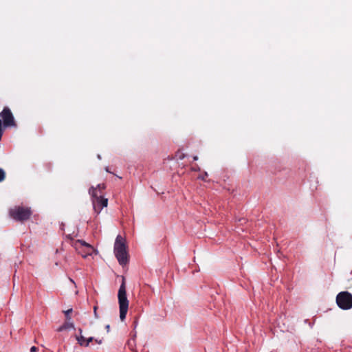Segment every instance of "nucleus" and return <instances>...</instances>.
I'll return each mask as SVG.
<instances>
[{
    "instance_id": "2eb2a0df",
    "label": "nucleus",
    "mask_w": 352,
    "mask_h": 352,
    "mask_svg": "<svg viewBox=\"0 0 352 352\" xmlns=\"http://www.w3.org/2000/svg\"><path fill=\"white\" fill-rule=\"evenodd\" d=\"M97 309H98V307H97V306H94V316H95V317H96V318H99V316H98V314H97Z\"/></svg>"
},
{
    "instance_id": "ddd939ff",
    "label": "nucleus",
    "mask_w": 352,
    "mask_h": 352,
    "mask_svg": "<svg viewBox=\"0 0 352 352\" xmlns=\"http://www.w3.org/2000/svg\"><path fill=\"white\" fill-rule=\"evenodd\" d=\"M93 340H94V338H92V337H90V338H87V339H86V343H85V346H89V343H90L91 342H92V341H93Z\"/></svg>"
},
{
    "instance_id": "aec40b11",
    "label": "nucleus",
    "mask_w": 352,
    "mask_h": 352,
    "mask_svg": "<svg viewBox=\"0 0 352 352\" xmlns=\"http://www.w3.org/2000/svg\"><path fill=\"white\" fill-rule=\"evenodd\" d=\"M79 331H80V333L81 334V333H82V329H79Z\"/></svg>"
},
{
    "instance_id": "4be33fe9",
    "label": "nucleus",
    "mask_w": 352,
    "mask_h": 352,
    "mask_svg": "<svg viewBox=\"0 0 352 352\" xmlns=\"http://www.w3.org/2000/svg\"><path fill=\"white\" fill-rule=\"evenodd\" d=\"M135 352H137V351H135Z\"/></svg>"
},
{
    "instance_id": "6ab92c4d",
    "label": "nucleus",
    "mask_w": 352,
    "mask_h": 352,
    "mask_svg": "<svg viewBox=\"0 0 352 352\" xmlns=\"http://www.w3.org/2000/svg\"><path fill=\"white\" fill-rule=\"evenodd\" d=\"M193 160H198L197 156H194V157H193Z\"/></svg>"
},
{
    "instance_id": "4468645a",
    "label": "nucleus",
    "mask_w": 352,
    "mask_h": 352,
    "mask_svg": "<svg viewBox=\"0 0 352 352\" xmlns=\"http://www.w3.org/2000/svg\"><path fill=\"white\" fill-rule=\"evenodd\" d=\"M177 156L179 160H183L185 157V155L182 153H178Z\"/></svg>"
},
{
    "instance_id": "a211bd4d",
    "label": "nucleus",
    "mask_w": 352,
    "mask_h": 352,
    "mask_svg": "<svg viewBox=\"0 0 352 352\" xmlns=\"http://www.w3.org/2000/svg\"><path fill=\"white\" fill-rule=\"evenodd\" d=\"M95 341H96V343H98L99 344H100L102 343V340H98L96 339Z\"/></svg>"
},
{
    "instance_id": "9b49d317",
    "label": "nucleus",
    "mask_w": 352,
    "mask_h": 352,
    "mask_svg": "<svg viewBox=\"0 0 352 352\" xmlns=\"http://www.w3.org/2000/svg\"><path fill=\"white\" fill-rule=\"evenodd\" d=\"M73 309H69L67 311H64V314L65 315V318H66V320L67 321H70L71 320V316H70V314L72 312Z\"/></svg>"
},
{
    "instance_id": "dca6fc26",
    "label": "nucleus",
    "mask_w": 352,
    "mask_h": 352,
    "mask_svg": "<svg viewBox=\"0 0 352 352\" xmlns=\"http://www.w3.org/2000/svg\"><path fill=\"white\" fill-rule=\"evenodd\" d=\"M38 351V348L33 346L30 349V352H36Z\"/></svg>"
},
{
    "instance_id": "1a4fd4ad",
    "label": "nucleus",
    "mask_w": 352,
    "mask_h": 352,
    "mask_svg": "<svg viewBox=\"0 0 352 352\" xmlns=\"http://www.w3.org/2000/svg\"><path fill=\"white\" fill-rule=\"evenodd\" d=\"M94 188H96V193L102 195V190L106 188V185L105 184H99Z\"/></svg>"
},
{
    "instance_id": "423d86ee",
    "label": "nucleus",
    "mask_w": 352,
    "mask_h": 352,
    "mask_svg": "<svg viewBox=\"0 0 352 352\" xmlns=\"http://www.w3.org/2000/svg\"><path fill=\"white\" fill-rule=\"evenodd\" d=\"M0 117L2 118L4 127L16 126L14 116L11 110L8 107H5L3 108L2 111L0 113Z\"/></svg>"
},
{
    "instance_id": "6e6552de",
    "label": "nucleus",
    "mask_w": 352,
    "mask_h": 352,
    "mask_svg": "<svg viewBox=\"0 0 352 352\" xmlns=\"http://www.w3.org/2000/svg\"><path fill=\"white\" fill-rule=\"evenodd\" d=\"M74 325L72 322L70 321H66L62 326H60L57 331H62L63 330L69 329H74Z\"/></svg>"
},
{
    "instance_id": "7ed1b4c3",
    "label": "nucleus",
    "mask_w": 352,
    "mask_h": 352,
    "mask_svg": "<svg viewBox=\"0 0 352 352\" xmlns=\"http://www.w3.org/2000/svg\"><path fill=\"white\" fill-rule=\"evenodd\" d=\"M9 214L14 220L23 222L30 218L32 211L30 207L16 206L10 209Z\"/></svg>"
},
{
    "instance_id": "0eeeda50",
    "label": "nucleus",
    "mask_w": 352,
    "mask_h": 352,
    "mask_svg": "<svg viewBox=\"0 0 352 352\" xmlns=\"http://www.w3.org/2000/svg\"><path fill=\"white\" fill-rule=\"evenodd\" d=\"M75 247L76 248H85V254L82 253V256L85 258L87 257L88 255H91L94 250V248L91 245L81 240H78L75 242Z\"/></svg>"
},
{
    "instance_id": "412c9836",
    "label": "nucleus",
    "mask_w": 352,
    "mask_h": 352,
    "mask_svg": "<svg viewBox=\"0 0 352 352\" xmlns=\"http://www.w3.org/2000/svg\"><path fill=\"white\" fill-rule=\"evenodd\" d=\"M245 221V219H239V221Z\"/></svg>"
},
{
    "instance_id": "f3484780",
    "label": "nucleus",
    "mask_w": 352,
    "mask_h": 352,
    "mask_svg": "<svg viewBox=\"0 0 352 352\" xmlns=\"http://www.w3.org/2000/svg\"><path fill=\"white\" fill-rule=\"evenodd\" d=\"M105 329H107V332H109V329H110V325L109 324L106 325Z\"/></svg>"
},
{
    "instance_id": "f8f14e48",
    "label": "nucleus",
    "mask_w": 352,
    "mask_h": 352,
    "mask_svg": "<svg viewBox=\"0 0 352 352\" xmlns=\"http://www.w3.org/2000/svg\"><path fill=\"white\" fill-rule=\"evenodd\" d=\"M6 179L5 171L0 168V182H3Z\"/></svg>"
},
{
    "instance_id": "f257e3e1",
    "label": "nucleus",
    "mask_w": 352,
    "mask_h": 352,
    "mask_svg": "<svg viewBox=\"0 0 352 352\" xmlns=\"http://www.w3.org/2000/svg\"><path fill=\"white\" fill-rule=\"evenodd\" d=\"M120 318L122 321L126 318V316L129 309V300L126 297L125 278H122V284L119 288L118 294Z\"/></svg>"
},
{
    "instance_id": "39448f33",
    "label": "nucleus",
    "mask_w": 352,
    "mask_h": 352,
    "mask_svg": "<svg viewBox=\"0 0 352 352\" xmlns=\"http://www.w3.org/2000/svg\"><path fill=\"white\" fill-rule=\"evenodd\" d=\"M338 306L344 310L352 308V294L349 292H341L336 296Z\"/></svg>"
},
{
    "instance_id": "9d476101",
    "label": "nucleus",
    "mask_w": 352,
    "mask_h": 352,
    "mask_svg": "<svg viewBox=\"0 0 352 352\" xmlns=\"http://www.w3.org/2000/svg\"><path fill=\"white\" fill-rule=\"evenodd\" d=\"M76 340H78L80 345L85 346V343H86V339L85 338L84 336L80 335L79 336L76 337Z\"/></svg>"
},
{
    "instance_id": "f03ea898",
    "label": "nucleus",
    "mask_w": 352,
    "mask_h": 352,
    "mask_svg": "<svg viewBox=\"0 0 352 352\" xmlns=\"http://www.w3.org/2000/svg\"><path fill=\"white\" fill-rule=\"evenodd\" d=\"M114 254L119 263L122 265L128 263V253L124 239L118 235L114 244Z\"/></svg>"
},
{
    "instance_id": "20e7f679",
    "label": "nucleus",
    "mask_w": 352,
    "mask_h": 352,
    "mask_svg": "<svg viewBox=\"0 0 352 352\" xmlns=\"http://www.w3.org/2000/svg\"><path fill=\"white\" fill-rule=\"evenodd\" d=\"M89 193L91 197L94 210L98 214L104 207L107 206L108 199L104 198L102 195L96 193V188L94 186L89 189Z\"/></svg>"
}]
</instances>
